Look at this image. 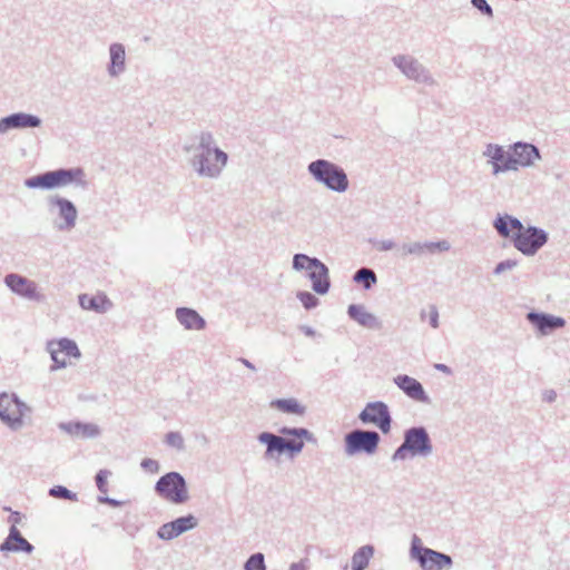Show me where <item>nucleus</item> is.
Returning <instances> with one entry per match:
<instances>
[{
    "instance_id": "1",
    "label": "nucleus",
    "mask_w": 570,
    "mask_h": 570,
    "mask_svg": "<svg viewBox=\"0 0 570 570\" xmlns=\"http://www.w3.org/2000/svg\"><path fill=\"white\" fill-rule=\"evenodd\" d=\"M191 171L200 179L217 180L222 177L229 156L209 130H200L187 138L181 146Z\"/></svg>"
},
{
    "instance_id": "2",
    "label": "nucleus",
    "mask_w": 570,
    "mask_h": 570,
    "mask_svg": "<svg viewBox=\"0 0 570 570\" xmlns=\"http://www.w3.org/2000/svg\"><path fill=\"white\" fill-rule=\"evenodd\" d=\"M278 432L281 435L271 432H262L257 435V441L266 445L265 459H276L285 452L294 456L303 451L304 440L314 441L313 433L305 428L283 426Z\"/></svg>"
},
{
    "instance_id": "3",
    "label": "nucleus",
    "mask_w": 570,
    "mask_h": 570,
    "mask_svg": "<svg viewBox=\"0 0 570 570\" xmlns=\"http://www.w3.org/2000/svg\"><path fill=\"white\" fill-rule=\"evenodd\" d=\"M23 185L29 189L52 190L73 186L82 190L88 189L89 180L81 167L59 168L28 177Z\"/></svg>"
},
{
    "instance_id": "4",
    "label": "nucleus",
    "mask_w": 570,
    "mask_h": 570,
    "mask_svg": "<svg viewBox=\"0 0 570 570\" xmlns=\"http://www.w3.org/2000/svg\"><path fill=\"white\" fill-rule=\"evenodd\" d=\"M307 173L315 183L326 187L334 193H345L350 183L345 170L337 164L318 158L307 165Z\"/></svg>"
},
{
    "instance_id": "5",
    "label": "nucleus",
    "mask_w": 570,
    "mask_h": 570,
    "mask_svg": "<svg viewBox=\"0 0 570 570\" xmlns=\"http://www.w3.org/2000/svg\"><path fill=\"white\" fill-rule=\"evenodd\" d=\"M46 206L55 230L69 233L76 228L79 212L72 200L60 194H50L46 198Z\"/></svg>"
},
{
    "instance_id": "6",
    "label": "nucleus",
    "mask_w": 570,
    "mask_h": 570,
    "mask_svg": "<svg viewBox=\"0 0 570 570\" xmlns=\"http://www.w3.org/2000/svg\"><path fill=\"white\" fill-rule=\"evenodd\" d=\"M433 454V444L424 426H412L404 431L402 444L394 451L393 461L409 458H429Z\"/></svg>"
},
{
    "instance_id": "7",
    "label": "nucleus",
    "mask_w": 570,
    "mask_h": 570,
    "mask_svg": "<svg viewBox=\"0 0 570 570\" xmlns=\"http://www.w3.org/2000/svg\"><path fill=\"white\" fill-rule=\"evenodd\" d=\"M296 272L307 271L308 278L312 282V288L320 295L328 293L331 287L328 267L316 257H309L306 254H295L292 263Z\"/></svg>"
},
{
    "instance_id": "8",
    "label": "nucleus",
    "mask_w": 570,
    "mask_h": 570,
    "mask_svg": "<svg viewBox=\"0 0 570 570\" xmlns=\"http://www.w3.org/2000/svg\"><path fill=\"white\" fill-rule=\"evenodd\" d=\"M391 61L405 79L414 83L425 87H436L439 85L431 70L410 53L395 55Z\"/></svg>"
},
{
    "instance_id": "9",
    "label": "nucleus",
    "mask_w": 570,
    "mask_h": 570,
    "mask_svg": "<svg viewBox=\"0 0 570 570\" xmlns=\"http://www.w3.org/2000/svg\"><path fill=\"white\" fill-rule=\"evenodd\" d=\"M410 558L417 561L424 570H450L453 566L451 556L423 547L416 534L411 540Z\"/></svg>"
},
{
    "instance_id": "10",
    "label": "nucleus",
    "mask_w": 570,
    "mask_h": 570,
    "mask_svg": "<svg viewBox=\"0 0 570 570\" xmlns=\"http://www.w3.org/2000/svg\"><path fill=\"white\" fill-rule=\"evenodd\" d=\"M155 492L165 501L183 504L189 500V491L185 478L179 472H168L155 484Z\"/></svg>"
},
{
    "instance_id": "11",
    "label": "nucleus",
    "mask_w": 570,
    "mask_h": 570,
    "mask_svg": "<svg viewBox=\"0 0 570 570\" xmlns=\"http://www.w3.org/2000/svg\"><path fill=\"white\" fill-rule=\"evenodd\" d=\"M30 412L31 409L16 393H0V420L11 431L21 430L23 417Z\"/></svg>"
},
{
    "instance_id": "12",
    "label": "nucleus",
    "mask_w": 570,
    "mask_h": 570,
    "mask_svg": "<svg viewBox=\"0 0 570 570\" xmlns=\"http://www.w3.org/2000/svg\"><path fill=\"white\" fill-rule=\"evenodd\" d=\"M549 239L548 233L537 226H524L513 233L512 244L524 256H534Z\"/></svg>"
},
{
    "instance_id": "13",
    "label": "nucleus",
    "mask_w": 570,
    "mask_h": 570,
    "mask_svg": "<svg viewBox=\"0 0 570 570\" xmlns=\"http://www.w3.org/2000/svg\"><path fill=\"white\" fill-rule=\"evenodd\" d=\"M508 148L511 171L532 168L542 159L539 148L531 142L515 141L509 145Z\"/></svg>"
},
{
    "instance_id": "14",
    "label": "nucleus",
    "mask_w": 570,
    "mask_h": 570,
    "mask_svg": "<svg viewBox=\"0 0 570 570\" xmlns=\"http://www.w3.org/2000/svg\"><path fill=\"white\" fill-rule=\"evenodd\" d=\"M46 351L50 354L53 362L50 366L51 372L66 368L68 366L66 357H73L77 360L81 357V352L77 343L67 337L48 341L46 344Z\"/></svg>"
},
{
    "instance_id": "15",
    "label": "nucleus",
    "mask_w": 570,
    "mask_h": 570,
    "mask_svg": "<svg viewBox=\"0 0 570 570\" xmlns=\"http://www.w3.org/2000/svg\"><path fill=\"white\" fill-rule=\"evenodd\" d=\"M345 453L354 455L361 452L373 454L380 443V435L375 431L353 430L345 435Z\"/></svg>"
},
{
    "instance_id": "16",
    "label": "nucleus",
    "mask_w": 570,
    "mask_h": 570,
    "mask_svg": "<svg viewBox=\"0 0 570 570\" xmlns=\"http://www.w3.org/2000/svg\"><path fill=\"white\" fill-rule=\"evenodd\" d=\"M358 419L364 424L377 426L384 434L391 431L392 416L389 406L382 401L368 402Z\"/></svg>"
},
{
    "instance_id": "17",
    "label": "nucleus",
    "mask_w": 570,
    "mask_h": 570,
    "mask_svg": "<svg viewBox=\"0 0 570 570\" xmlns=\"http://www.w3.org/2000/svg\"><path fill=\"white\" fill-rule=\"evenodd\" d=\"M4 284L17 295L32 302L43 303L46 295L39 289L38 284L22 275L11 273L4 277Z\"/></svg>"
},
{
    "instance_id": "18",
    "label": "nucleus",
    "mask_w": 570,
    "mask_h": 570,
    "mask_svg": "<svg viewBox=\"0 0 570 570\" xmlns=\"http://www.w3.org/2000/svg\"><path fill=\"white\" fill-rule=\"evenodd\" d=\"M483 158L487 160V165L491 168V174L494 177L511 173L509 148L504 146L489 142L484 146L482 151Z\"/></svg>"
},
{
    "instance_id": "19",
    "label": "nucleus",
    "mask_w": 570,
    "mask_h": 570,
    "mask_svg": "<svg viewBox=\"0 0 570 570\" xmlns=\"http://www.w3.org/2000/svg\"><path fill=\"white\" fill-rule=\"evenodd\" d=\"M451 245L448 240H438V242H419V240H409L403 242L397 247V256L401 258H407L410 256L413 257H422L426 253L434 254L435 252H448L450 250Z\"/></svg>"
},
{
    "instance_id": "20",
    "label": "nucleus",
    "mask_w": 570,
    "mask_h": 570,
    "mask_svg": "<svg viewBox=\"0 0 570 570\" xmlns=\"http://www.w3.org/2000/svg\"><path fill=\"white\" fill-rule=\"evenodd\" d=\"M525 320L532 325L539 336L552 335L567 324L566 320L561 316L535 311L529 312L525 315Z\"/></svg>"
},
{
    "instance_id": "21",
    "label": "nucleus",
    "mask_w": 570,
    "mask_h": 570,
    "mask_svg": "<svg viewBox=\"0 0 570 570\" xmlns=\"http://www.w3.org/2000/svg\"><path fill=\"white\" fill-rule=\"evenodd\" d=\"M42 119L33 114L23 111L13 112L0 118V135H6L11 130H23L40 128Z\"/></svg>"
},
{
    "instance_id": "22",
    "label": "nucleus",
    "mask_w": 570,
    "mask_h": 570,
    "mask_svg": "<svg viewBox=\"0 0 570 570\" xmlns=\"http://www.w3.org/2000/svg\"><path fill=\"white\" fill-rule=\"evenodd\" d=\"M128 69L126 47L121 42H111L108 46V62L106 72L110 79L120 78Z\"/></svg>"
},
{
    "instance_id": "23",
    "label": "nucleus",
    "mask_w": 570,
    "mask_h": 570,
    "mask_svg": "<svg viewBox=\"0 0 570 570\" xmlns=\"http://www.w3.org/2000/svg\"><path fill=\"white\" fill-rule=\"evenodd\" d=\"M198 525L196 517L187 514L170 522L164 523L157 530V537L164 541H170L180 534L195 529Z\"/></svg>"
},
{
    "instance_id": "24",
    "label": "nucleus",
    "mask_w": 570,
    "mask_h": 570,
    "mask_svg": "<svg viewBox=\"0 0 570 570\" xmlns=\"http://www.w3.org/2000/svg\"><path fill=\"white\" fill-rule=\"evenodd\" d=\"M393 383L411 400L423 403V404H430L431 399L425 392L423 385L414 377L406 375V374H400L396 375L393 379Z\"/></svg>"
},
{
    "instance_id": "25",
    "label": "nucleus",
    "mask_w": 570,
    "mask_h": 570,
    "mask_svg": "<svg viewBox=\"0 0 570 570\" xmlns=\"http://www.w3.org/2000/svg\"><path fill=\"white\" fill-rule=\"evenodd\" d=\"M35 551V547L22 537L21 532L17 527H10L8 537L0 544V552L8 553H26L31 554Z\"/></svg>"
},
{
    "instance_id": "26",
    "label": "nucleus",
    "mask_w": 570,
    "mask_h": 570,
    "mask_svg": "<svg viewBox=\"0 0 570 570\" xmlns=\"http://www.w3.org/2000/svg\"><path fill=\"white\" fill-rule=\"evenodd\" d=\"M59 429L72 438L78 439H96L100 435L101 430L95 423H83L79 421L61 422Z\"/></svg>"
},
{
    "instance_id": "27",
    "label": "nucleus",
    "mask_w": 570,
    "mask_h": 570,
    "mask_svg": "<svg viewBox=\"0 0 570 570\" xmlns=\"http://www.w3.org/2000/svg\"><path fill=\"white\" fill-rule=\"evenodd\" d=\"M347 315L351 320L365 328L374 331L382 328L383 324L380 318L375 314L368 312L364 305L351 304L347 308Z\"/></svg>"
},
{
    "instance_id": "28",
    "label": "nucleus",
    "mask_w": 570,
    "mask_h": 570,
    "mask_svg": "<svg viewBox=\"0 0 570 570\" xmlns=\"http://www.w3.org/2000/svg\"><path fill=\"white\" fill-rule=\"evenodd\" d=\"M175 316L178 323L187 331H203L206 328L205 318L194 308L177 307Z\"/></svg>"
},
{
    "instance_id": "29",
    "label": "nucleus",
    "mask_w": 570,
    "mask_h": 570,
    "mask_svg": "<svg viewBox=\"0 0 570 570\" xmlns=\"http://www.w3.org/2000/svg\"><path fill=\"white\" fill-rule=\"evenodd\" d=\"M493 227L501 237L512 240L513 233L522 228V222L509 214H499L493 220Z\"/></svg>"
},
{
    "instance_id": "30",
    "label": "nucleus",
    "mask_w": 570,
    "mask_h": 570,
    "mask_svg": "<svg viewBox=\"0 0 570 570\" xmlns=\"http://www.w3.org/2000/svg\"><path fill=\"white\" fill-rule=\"evenodd\" d=\"M269 406L281 413L298 417H303L307 412V407L295 397L272 400Z\"/></svg>"
},
{
    "instance_id": "31",
    "label": "nucleus",
    "mask_w": 570,
    "mask_h": 570,
    "mask_svg": "<svg viewBox=\"0 0 570 570\" xmlns=\"http://www.w3.org/2000/svg\"><path fill=\"white\" fill-rule=\"evenodd\" d=\"M79 305L87 311L97 313H106L112 306L110 299L106 295L90 296L88 294L79 295Z\"/></svg>"
},
{
    "instance_id": "32",
    "label": "nucleus",
    "mask_w": 570,
    "mask_h": 570,
    "mask_svg": "<svg viewBox=\"0 0 570 570\" xmlns=\"http://www.w3.org/2000/svg\"><path fill=\"white\" fill-rule=\"evenodd\" d=\"M374 547L365 544L358 548L352 556L351 569L352 570H365L368 567L370 560L374 556Z\"/></svg>"
},
{
    "instance_id": "33",
    "label": "nucleus",
    "mask_w": 570,
    "mask_h": 570,
    "mask_svg": "<svg viewBox=\"0 0 570 570\" xmlns=\"http://www.w3.org/2000/svg\"><path fill=\"white\" fill-rule=\"evenodd\" d=\"M353 281L355 283L363 284L365 289H370L374 284H376L377 277L373 269L362 267L354 273Z\"/></svg>"
},
{
    "instance_id": "34",
    "label": "nucleus",
    "mask_w": 570,
    "mask_h": 570,
    "mask_svg": "<svg viewBox=\"0 0 570 570\" xmlns=\"http://www.w3.org/2000/svg\"><path fill=\"white\" fill-rule=\"evenodd\" d=\"M244 570H267L264 554L253 553L244 563Z\"/></svg>"
},
{
    "instance_id": "35",
    "label": "nucleus",
    "mask_w": 570,
    "mask_h": 570,
    "mask_svg": "<svg viewBox=\"0 0 570 570\" xmlns=\"http://www.w3.org/2000/svg\"><path fill=\"white\" fill-rule=\"evenodd\" d=\"M165 443L178 452L185 450V439L180 432H168L165 435Z\"/></svg>"
},
{
    "instance_id": "36",
    "label": "nucleus",
    "mask_w": 570,
    "mask_h": 570,
    "mask_svg": "<svg viewBox=\"0 0 570 570\" xmlns=\"http://www.w3.org/2000/svg\"><path fill=\"white\" fill-rule=\"evenodd\" d=\"M49 495L56 499H65L70 501H77V494L71 492L63 485H55L49 490Z\"/></svg>"
},
{
    "instance_id": "37",
    "label": "nucleus",
    "mask_w": 570,
    "mask_h": 570,
    "mask_svg": "<svg viewBox=\"0 0 570 570\" xmlns=\"http://www.w3.org/2000/svg\"><path fill=\"white\" fill-rule=\"evenodd\" d=\"M297 298L306 309H312L318 305V298L309 292H298Z\"/></svg>"
},
{
    "instance_id": "38",
    "label": "nucleus",
    "mask_w": 570,
    "mask_h": 570,
    "mask_svg": "<svg viewBox=\"0 0 570 570\" xmlns=\"http://www.w3.org/2000/svg\"><path fill=\"white\" fill-rule=\"evenodd\" d=\"M471 4L487 18H493V9L487 0H471Z\"/></svg>"
},
{
    "instance_id": "39",
    "label": "nucleus",
    "mask_w": 570,
    "mask_h": 570,
    "mask_svg": "<svg viewBox=\"0 0 570 570\" xmlns=\"http://www.w3.org/2000/svg\"><path fill=\"white\" fill-rule=\"evenodd\" d=\"M110 474L111 472L108 470H100L95 476L96 485L101 493H106L108 491L107 479Z\"/></svg>"
},
{
    "instance_id": "40",
    "label": "nucleus",
    "mask_w": 570,
    "mask_h": 570,
    "mask_svg": "<svg viewBox=\"0 0 570 570\" xmlns=\"http://www.w3.org/2000/svg\"><path fill=\"white\" fill-rule=\"evenodd\" d=\"M518 265V262L515 259H505V261H502L500 262L495 268H494V274L495 275H500L507 271H512L513 268H515Z\"/></svg>"
},
{
    "instance_id": "41",
    "label": "nucleus",
    "mask_w": 570,
    "mask_h": 570,
    "mask_svg": "<svg viewBox=\"0 0 570 570\" xmlns=\"http://www.w3.org/2000/svg\"><path fill=\"white\" fill-rule=\"evenodd\" d=\"M140 466L150 473H157L160 468L158 461L154 459H144L140 463Z\"/></svg>"
},
{
    "instance_id": "42",
    "label": "nucleus",
    "mask_w": 570,
    "mask_h": 570,
    "mask_svg": "<svg viewBox=\"0 0 570 570\" xmlns=\"http://www.w3.org/2000/svg\"><path fill=\"white\" fill-rule=\"evenodd\" d=\"M399 246L392 239H382L375 243V248L380 252H389L394 248L397 249Z\"/></svg>"
},
{
    "instance_id": "43",
    "label": "nucleus",
    "mask_w": 570,
    "mask_h": 570,
    "mask_svg": "<svg viewBox=\"0 0 570 570\" xmlns=\"http://www.w3.org/2000/svg\"><path fill=\"white\" fill-rule=\"evenodd\" d=\"M430 325L433 328L439 327V312L435 306H432L430 311Z\"/></svg>"
},
{
    "instance_id": "44",
    "label": "nucleus",
    "mask_w": 570,
    "mask_h": 570,
    "mask_svg": "<svg viewBox=\"0 0 570 570\" xmlns=\"http://www.w3.org/2000/svg\"><path fill=\"white\" fill-rule=\"evenodd\" d=\"M98 501L101 502V503L109 504V505H111L114 508H118V507L122 505L121 501H118V500L109 498V497H99Z\"/></svg>"
},
{
    "instance_id": "45",
    "label": "nucleus",
    "mask_w": 570,
    "mask_h": 570,
    "mask_svg": "<svg viewBox=\"0 0 570 570\" xmlns=\"http://www.w3.org/2000/svg\"><path fill=\"white\" fill-rule=\"evenodd\" d=\"M542 400L547 403H553L557 400V393L554 390H546L542 393Z\"/></svg>"
},
{
    "instance_id": "46",
    "label": "nucleus",
    "mask_w": 570,
    "mask_h": 570,
    "mask_svg": "<svg viewBox=\"0 0 570 570\" xmlns=\"http://www.w3.org/2000/svg\"><path fill=\"white\" fill-rule=\"evenodd\" d=\"M289 570H307V566H306L305 560H301L298 562H293L289 566Z\"/></svg>"
},
{
    "instance_id": "47",
    "label": "nucleus",
    "mask_w": 570,
    "mask_h": 570,
    "mask_svg": "<svg viewBox=\"0 0 570 570\" xmlns=\"http://www.w3.org/2000/svg\"><path fill=\"white\" fill-rule=\"evenodd\" d=\"M21 517L19 512H12V514L9 517V522L11 523V527H17L18 523H20Z\"/></svg>"
},
{
    "instance_id": "48",
    "label": "nucleus",
    "mask_w": 570,
    "mask_h": 570,
    "mask_svg": "<svg viewBox=\"0 0 570 570\" xmlns=\"http://www.w3.org/2000/svg\"><path fill=\"white\" fill-rule=\"evenodd\" d=\"M301 331H302L306 336H309V337L315 336V331H314L311 326L303 325V326H301Z\"/></svg>"
},
{
    "instance_id": "49",
    "label": "nucleus",
    "mask_w": 570,
    "mask_h": 570,
    "mask_svg": "<svg viewBox=\"0 0 570 570\" xmlns=\"http://www.w3.org/2000/svg\"><path fill=\"white\" fill-rule=\"evenodd\" d=\"M434 367L444 374H448V375L451 374V368L445 364L439 363V364H435Z\"/></svg>"
},
{
    "instance_id": "50",
    "label": "nucleus",
    "mask_w": 570,
    "mask_h": 570,
    "mask_svg": "<svg viewBox=\"0 0 570 570\" xmlns=\"http://www.w3.org/2000/svg\"><path fill=\"white\" fill-rule=\"evenodd\" d=\"M239 362H240L242 364H244L247 368H249V370H252V371H256L255 365H254L252 362H249L247 358L240 357V358H239Z\"/></svg>"
}]
</instances>
